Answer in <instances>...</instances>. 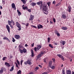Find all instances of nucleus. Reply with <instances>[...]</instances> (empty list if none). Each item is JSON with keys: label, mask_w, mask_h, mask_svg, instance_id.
<instances>
[{"label": "nucleus", "mask_w": 74, "mask_h": 74, "mask_svg": "<svg viewBox=\"0 0 74 74\" xmlns=\"http://www.w3.org/2000/svg\"><path fill=\"white\" fill-rule=\"evenodd\" d=\"M12 58V55L10 56V59H11Z\"/></svg>", "instance_id": "56"}, {"label": "nucleus", "mask_w": 74, "mask_h": 74, "mask_svg": "<svg viewBox=\"0 0 74 74\" xmlns=\"http://www.w3.org/2000/svg\"><path fill=\"white\" fill-rule=\"evenodd\" d=\"M14 37L16 38V39H17V40H18L20 38V36L19 35H15Z\"/></svg>", "instance_id": "10"}, {"label": "nucleus", "mask_w": 74, "mask_h": 74, "mask_svg": "<svg viewBox=\"0 0 74 74\" xmlns=\"http://www.w3.org/2000/svg\"><path fill=\"white\" fill-rule=\"evenodd\" d=\"M31 57H33L34 55V52H33V50L32 49L31 50Z\"/></svg>", "instance_id": "13"}, {"label": "nucleus", "mask_w": 74, "mask_h": 74, "mask_svg": "<svg viewBox=\"0 0 74 74\" xmlns=\"http://www.w3.org/2000/svg\"><path fill=\"white\" fill-rule=\"evenodd\" d=\"M3 40H6L7 41H8L9 42H10V40L8 39V38L6 36L5 37L3 38Z\"/></svg>", "instance_id": "11"}, {"label": "nucleus", "mask_w": 74, "mask_h": 74, "mask_svg": "<svg viewBox=\"0 0 74 74\" xmlns=\"http://www.w3.org/2000/svg\"><path fill=\"white\" fill-rule=\"evenodd\" d=\"M23 60H21L20 62L21 64V66H22V63H23Z\"/></svg>", "instance_id": "46"}, {"label": "nucleus", "mask_w": 74, "mask_h": 74, "mask_svg": "<svg viewBox=\"0 0 74 74\" xmlns=\"http://www.w3.org/2000/svg\"><path fill=\"white\" fill-rule=\"evenodd\" d=\"M62 74H65V71H64V69H62Z\"/></svg>", "instance_id": "35"}, {"label": "nucleus", "mask_w": 74, "mask_h": 74, "mask_svg": "<svg viewBox=\"0 0 74 74\" xmlns=\"http://www.w3.org/2000/svg\"><path fill=\"white\" fill-rule=\"evenodd\" d=\"M12 41L13 42H14L15 41V39L14 38H12Z\"/></svg>", "instance_id": "43"}, {"label": "nucleus", "mask_w": 74, "mask_h": 74, "mask_svg": "<svg viewBox=\"0 0 74 74\" xmlns=\"http://www.w3.org/2000/svg\"><path fill=\"white\" fill-rule=\"evenodd\" d=\"M38 29H41V28H42V25H39L38 26Z\"/></svg>", "instance_id": "16"}, {"label": "nucleus", "mask_w": 74, "mask_h": 74, "mask_svg": "<svg viewBox=\"0 0 74 74\" xmlns=\"http://www.w3.org/2000/svg\"><path fill=\"white\" fill-rule=\"evenodd\" d=\"M34 15H30V18H29V20L30 21H32L33 20V19H34Z\"/></svg>", "instance_id": "8"}, {"label": "nucleus", "mask_w": 74, "mask_h": 74, "mask_svg": "<svg viewBox=\"0 0 74 74\" xmlns=\"http://www.w3.org/2000/svg\"><path fill=\"white\" fill-rule=\"evenodd\" d=\"M16 62L18 65H20V62H19L18 60H16Z\"/></svg>", "instance_id": "37"}, {"label": "nucleus", "mask_w": 74, "mask_h": 74, "mask_svg": "<svg viewBox=\"0 0 74 74\" xmlns=\"http://www.w3.org/2000/svg\"><path fill=\"white\" fill-rule=\"evenodd\" d=\"M38 66H39V67H40L41 68H42V66L40 64H39Z\"/></svg>", "instance_id": "57"}, {"label": "nucleus", "mask_w": 74, "mask_h": 74, "mask_svg": "<svg viewBox=\"0 0 74 74\" xmlns=\"http://www.w3.org/2000/svg\"><path fill=\"white\" fill-rule=\"evenodd\" d=\"M34 43H33V44H31L32 47H34Z\"/></svg>", "instance_id": "55"}, {"label": "nucleus", "mask_w": 74, "mask_h": 74, "mask_svg": "<svg viewBox=\"0 0 74 74\" xmlns=\"http://www.w3.org/2000/svg\"><path fill=\"white\" fill-rule=\"evenodd\" d=\"M25 47H28V45L27 44H26L25 45Z\"/></svg>", "instance_id": "63"}, {"label": "nucleus", "mask_w": 74, "mask_h": 74, "mask_svg": "<svg viewBox=\"0 0 74 74\" xmlns=\"http://www.w3.org/2000/svg\"><path fill=\"white\" fill-rule=\"evenodd\" d=\"M29 74H33V72L30 73Z\"/></svg>", "instance_id": "64"}, {"label": "nucleus", "mask_w": 74, "mask_h": 74, "mask_svg": "<svg viewBox=\"0 0 74 74\" xmlns=\"http://www.w3.org/2000/svg\"><path fill=\"white\" fill-rule=\"evenodd\" d=\"M24 64H28V63H27V61H26V62H24Z\"/></svg>", "instance_id": "47"}, {"label": "nucleus", "mask_w": 74, "mask_h": 74, "mask_svg": "<svg viewBox=\"0 0 74 74\" xmlns=\"http://www.w3.org/2000/svg\"><path fill=\"white\" fill-rule=\"evenodd\" d=\"M39 69V67H38V66H36L34 68V70L35 71H37V70H38Z\"/></svg>", "instance_id": "28"}, {"label": "nucleus", "mask_w": 74, "mask_h": 74, "mask_svg": "<svg viewBox=\"0 0 74 74\" xmlns=\"http://www.w3.org/2000/svg\"><path fill=\"white\" fill-rule=\"evenodd\" d=\"M53 21L54 23H55L56 22V19H55V18H53Z\"/></svg>", "instance_id": "49"}, {"label": "nucleus", "mask_w": 74, "mask_h": 74, "mask_svg": "<svg viewBox=\"0 0 74 74\" xmlns=\"http://www.w3.org/2000/svg\"><path fill=\"white\" fill-rule=\"evenodd\" d=\"M16 26L18 28L17 30L19 31L21 30V25L18 22H16Z\"/></svg>", "instance_id": "3"}, {"label": "nucleus", "mask_w": 74, "mask_h": 74, "mask_svg": "<svg viewBox=\"0 0 74 74\" xmlns=\"http://www.w3.org/2000/svg\"><path fill=\"white\" fill-rule=\"evenodd\" d=\"M27 62L28 64H32V62L30 60H27Z\"/></svg>", "instance_id": "19"}, {"label": "nucleus", "mask_w": 74, "mask_h": 74, "mask_svg": "<svg viewBox=\"0 0 74 74\" xmlns=\"http://www.w3.org/2000/svg\"><path fill=\"white\" fill-rule=\"evenodd\" d=\"M10 27L11 29H13L14 28V27L12 26L11 25H10Z\"/></svg>", "instance_id": "48"}, {"label": "nucleus", "mask_w": 74, "mask_h": 74, "mask_svg": "<svg viewBox=\"0 0 74 74\" xmlns=\"http://www.w3.org/2000/svg\"><path fill=\"white\" fill-rule=\"evenodd\" d=\"M57 36H58V37H59V36H60V34H59V33H58L57 34Z\"/></svg>", "instance_id": "58"}, {"label": "nucleus", "mask_w": 74, "mask_h": 74, "mask_svg": "<svg viewBox=\"0 0 74 74\" xmlns=\"http://www.w3.org/2000/svg\"><path fill=\"white\" fill-rule=\"evenodd\" d=\"M8 22L9 25H11V23H11V21L9 20L8 21Z\"/></svg>", "instance_id": "26"}, {"label": "nucleus", "mask_w": 74, "mask_h": 74, "mask_svg": "<svg viewBox=\"0 0 74 74\" xmlns=\"http://www.w3.org/2000/svg\"><path fill=\"white\" fill-rule=\"evenodd\" d=\"M5 64L6 66H8V67H10V65L9 63H8L7 62H6L5 63Z\"/></svg>", "instance_id": "21"}, {"label": "nucleus", "mask_w": 74, "mask_h": 74, "mask_svg": "<svg viewBox=\"0 0 74 74\" xmlns=\"http://www.w3.org/2000/svg\"><path fill=\"white\" fill-rule=\"evenodd\" d=\"M43 12L44 13V14H48V10L47 11V7H46V6H43Z\"/></svg>", "instance_id": "1"}, {"label": "nucleus", "mask_w": 74, "mask_h": 74, "mask_svg": "<svg viewBox=\"0 0 74 74\" xmlns=\"http://www.w3.org/2000/svg\"><path fill=\"white\" fill-rule=\"evenodd\" d=\"M23 53H26L27 52V50L26 49H23Z\"/></svg>", "instance_id": "23"}, {"label": "nucleus", "mask_w": 74, "mask_h": 74, "mask_svg": "<svg viewBox=\"0 0 74 74\" xmlns=\"http://www.w3.org/2000/svg\"><path fill=\"white\" fill-rule=\"evenodd\" d=\"M49 47H50V48H53V47L52 46V45H51V44H49Z\"/></svg>", "instance_id": "32"}, {"label": "nucleus", "mask_w": 74, "mask_h": 74, "mask_svg": "<svg viewBox=\"0 0 74 74\" xmlns=\"http://www.w3.org/2000/svg\"><path fill=\"white\" fill-rule=\"evenodd\" d=\"M7 59V57H3V58L2 59V60H3L4 61V60H5V59Z\"/></svg>", "instance_id": "41"}, {"label": "nucleus", "mask_w": 74, "mask_h": 74, "mask_svg": "<svg viewBox=\"0 0 74 74\" xmlns=\"http://www.w3.org/2000/svg\"><path fill=\"white\" fill-rule=\"evenodd\" d=\"M18 50L19 51L20 53H23V50L21 49H18Z\"/></svg>", "instance_id": "36"}, {"label": "nucleus", "mask_w": 74, "mask_h": 74, "mask_svg": "<svg viewBox=\"0 0 74 74\" xmlns=\"http://www.w3.org/2000/svg\"><path fill=\"white\" fill-rule=\"evenodd\" d=\"M61 18H62V19H65L66 18V14H63L62 15Z\"/></svg>", "instance_id": "7"}, {"label": "nucleus", "mask_w": 74, "mask_h": 74, "mask_svg": "<svg viewBox=\"0 0 74 74\" xmlns=\"http://www.w3.org/2000/svg\"><path fill=\"white\" fill-rule=\"evenodd\" d=\"M27 11L29 12H31V9H28Z\"/></svg>", "instance_id": "52"}, {"label": "nucleus", "mask_w": 74, "mask_h": 74, "mask_svg": "<svg viewBox=\"0 0 74 74\" xmlns=\"http://www.w3.org/2000/svg\"><path fill=\"white\" fill-rule=\"evenodd\" d=\"M54 33H55V34H58L59 33H58V32L57 30H56L54 32Z\"/></svg>", "instance_id": "42"}, {"label": "nucleus", "mask_w": 74, "mask_h": 74, "mask_svg": "<svg viewBox=\"0 0 74 74\" xmlns=\"http://www.w3.org/2000/svg\"><path fill=\"white\" fill-rule=\"evenodd\" d=\"M31 26H32V27H34V28H37L35 26L32 25Z\"/></svg>", "instance_id": "51"}, {"label": "nucleus", "mask_w": 74, "mask_h": 74, "mask_svg": "<svg viewBox=\"0 0 74 74\" xmlns=\"http://www.w3.org/2000/svg\"><path fill=\"white\" fill-rule=\"evenodd\" d=\"M6 27L8 33H10V26H9V25L7 24L6 25Z\"/></svg>", "instance_id": "4"}, {"label": "nucleus", "mask_w": 74, "mask_h": 74, "mask_svg": "<svg viewBox=\"0 0 74 74\" xmlns=\"http://www.w3.org/2000/svg\"><path fill=\"white\" fill-rule=\"evenodd\" d=\"M47 73L46 72H44L42 73V74H47Z\"/></svg>", "instance_id": "60"}, {"label": "nucleus", "mask_w": 74, "mask_h": 74, "mask_svg": "<svg viewBox=\"0 0 74 74\" xmlns=\"http://www.w3.org/2000/svg\"><path fill=\"white\" fill-rule=\"evenodd\" d=\"M55 3H56V2H55V1H54L53 2V4H54V5L55 4Z\"/></svg>", "instance_id": "53"}, {"label": "nucleus", "mask_w": 74, "mask_h": 74, "mask_svg": "<svg viewBox=\"0 0 74 74\" xmlns=\"http://www.w3.org/2000/svg\"><path fill=\"white\" fill-rule=\"evenodd\" d=\"M52 60L54 63H55V59L54 58H52Z\"/></svg>", "instance_id": "44"}, {"label": "nucleus", "mask_w": 74, "mask_h": 74, "mask_svg": "<svg viewBox=\"0 0 74 74\" xmlns=\"http://www.w3.org/2000/svg\"><path fill=\"white\" fill-rule=\"evenodd\" d=\"M51 24H53V22H51V21H50V24H51Z\"/></svg>", "instance_id": "62"}, {"label": "nucleus", "mask_w": 74, "mask_h": 74, "mask_svg": "<svg viewBox=\"0 0 74 74\" xmlns=\"http://www.w3.org/2000/svg\"><path fill=\"white\" fill-rule=\"evenodd\" d=\"M41 48V45H37L36 47L34 48V50L35 52H37V51H38Z\"/></svg>", "instance_id": "2"}, {"label": "nucleus", "mask_w": 74, "mask_h": 74, "mask_svg": "<svg viewBox=\"0 0 74 74\" xmlns=\"http://www.w3.org/2000/svg\"><path fill=\"white\" fill-rule=\"evenodd\" d=\"M66 74H71V71L69 70H67L66 72Z\"/></svg>", "instance_id": "22"}, {"label": "nucleus", "mask_w": 74, "mask_h": 74, "mask_svg": "<svg viewBox=\"0 0 74 74\" xmlns=\"http://www.w3.org/2000/svg\"><path fill=\"white\" fill-rule=\"evenodd\" d=\"M60 5V3H58L56 5V7H58V6H59V5Z\"/></svg>", "instance_id": "45"}, {"label": "nucleus", "mask_w": 74, "mask_h": 74, "mask_svg": "<svg viewBox=\"0 0 74 74\" xmlns=\"http://www.w3.org/2000/svg\"><path fill=\"white\" fill-rule=\"evenodd\" d=\"M51 69H54L55 68V66H51L50 67Z\"/></svg>", "instance_id": "31"}, {"label": "nucleus", "mask_w": 74, "mask_h": 74, "mask_svg": "<svg viewBox=\"0 0 74 74\" xmlns=\"http://www.w3.org/2000/svg\"><path fill=\"white\" fill-rule=\"evenodd\" d=\"M18 47H19L18 49H22V48H25L24 47H23V46H22V45L21 44H20L18 45Z\"/></svg>", "instance_id": "14"}, {"label": "nucleus", "mask_w": 74, "mask_h": 74, "mask_svg": "<svg viewBox=\"0 0 74 74\" xmlns=\"http://www.w3.org/2000/svg\"><path fill=\"white\" fill-rule=\"evenodd\" d=\"M11 23H12L13 22H14V20H12V19H11Z\"/></svg>", "instance_id": "59"}, {"label": "nucleus", "mask_w": 74, "mask_h": 74, "mask_svg": "<svg viewBox=\"0 0 74 74\" xmlns=\"http://www.w3.org/2000/svg\"><path fill=\"white\" fill-rule=\"evenodd\" d=\"M47 5H48L49 7L50 6V5L51 4V2H49L47 3Z\"/></svg>", "instance_id": "40"}, {"label": "nucleus", "mask_w": 74, "mask_h": 74, "mask_svg": "<svg viewBox=\"0 0 74 74\" xmlns=\"http://www.w3.org/2000/svg\"><path fill=\"white\" fill-rule=\"evenodd\" d=\"M30 5H31L32 7H34L35 5H36V3L34 2L32 3H31Z\"/></svg>", "instance_id": "18"}, {"label": "nucleus", "mask_w": 74, "mask_h": 74, "mask_svg": "<svg viewBox=\"0 0 74 74\" xmlns=\"http://www.w3.org/2000/svg\"><path fill=\"white\" fill-rule=\"evenodd\" d=\"M61 42L63 45H64V44H65V43H66V42L64 41H61Z\"/></svg>", "instance_id": "29"}, {"label": "nucleus", "mask_w": 74, "mask_h": 74, "mask_svg": "<svg viewBox=\"0 0 74 74\" xmlns=\"http://www.w3.org/2000/svg\"><path fill=\"white\" fill-rule=\"evenodd\" d=\"M29 23H26V26H27V27H28V26H29Z\"/></svg>", "instance_id": "50"}, {"label": "nucleus", "mask_w": 74, "mask_h": 74, "mask_svg": "<svg viewBox=\"0 0 74 74\" xmlns=\"http://www.w3.org/2000/svg\"><path fill=\"white\" fill-rule=\"evenodd\" d=\"M2 1L3 5H4L5 3V0H2Z\"/></svg>", "instance_id": "34"}, {"label": "nucleus", "mask_w": 74, "mask_h": 74, "mask_svg": "<svg viewBox=\"0 0 74 74\" xmlns=\"http://www.w3.org/2000/svg\"><path fill=\"white\" fill-rule=\"evenodd\" d=\"M12 8H14V10H16V7H15V3H12Z\"/></svg>", "instance_id": "9"}, {"label": "nucleus", "mask_w": 74, "mask_h": 74, "mask_svg": "<svg viewBox=\"0 0 74 74\" xmlns=\"http://www.w3.org/2000/svg\"><path fill=\"white\" fill-rule=\"evenodd\" d=\"M41 57V54L40 53L38 55L37 57V58H38V59H39V58H40V57Z\"/></svg>", "instance_id": "27"}, {"label": "nucleus", "mask_w": 74, "mask_h": 74, "mask_svg": "<svg viewBox=\"0 0 74 74\" xmlns=\"http://www.w3.org/2000/svg\"><path fill=\"white\" fill-rule=\"evenodd\" d=\"M3 68L2 67L0 70V74H3Z\"/></svg>", "instance_id": "17"}, {"label": "nucleus", "mask_w": 74, "mask_h": 74, "mask_svg": "<svg viewBox=\"0 0 74 74\" xmlns=\"http://www.w3.org/2000/svg\"><path fill=\"white\" fill-rule=\"evenodd\" d=\"M37 5H40L41 6V7H42V1H40L39 2H38L37 3Z\"/></svg>", "instance_id": "12"}, {"label": "nucleus", "mask_w": 74, "mask_h": 74, "mask_svg": "<svg viewBox=\"0 0 74 74\" xmlns=\"http://www.w3.org/2000/svg\"><path fill=\"white\" fill-rule=\"evenodd\" d=\"M12 23L13 25H15V22H13Z\"/></svg>", "instance_id": "61"}, {"label": "nucleus", "mask_w": 74, "mask_h": 74, "mask_svg": "<svg viewBox=\"0 0 74 74\" xmlns=\"http://www.w3.org/2000/svg\"><path fill=\"white\" fill-rule=\"evenodd\" d=\"M44 53V52H43L42 51L41 52L40 54L41 55H43L42 54H43Z\"/></svg>", "instance_id": "54"}, {"label": "nucleus", "mask_w": 74, "mask_h": 74, "mask_svg": "<svg viewBox=\"0 0 74 74\" xmlns=\"http://www.w3.org/2000/svg\"><path fill=\"white\" fill-rule=\"evenodd\" d=\"M50 38L49 37L48 38L47 42H50Z\"/></svg>", "instance_id": "39"}, {"label": "nucleus", "mask_w": 74, "mask_h": 74, "mask_svg": "<svg viewBox=\"0 0 74 74\" xmlns=\"http://www.w3.org/2000/svg\"><path fill=\"white\" fill-rule=\"evenodd\" d=\"M21 1L23 2V3L25 4H26V1L25 0H22Z\"/></svg>", "instance_id": "38"}, {"label": "nucleus", "mask_w": 74, "mask_h": 74, "mask_svg": "<svg viewBox=\"0 0 74 74\" xmlns=\"http://www.w3.org/2000/svg\"><path fill=\"white\" fill-rule=\"evenodd\" d=\"M23 9L24 10H27L28 8L27 7V6H24L23 8Z\"/></svg>", "instance_id": "25"}, {"label": "nucleus", "mask_w": 74, "mask_h": 74, "mask_svg": "<svg viewBox=\"0 0 74 74\" xmlns=\"http://www.w3.org/2000/svg\"><path fill=\"white\" fill-rule=\"evenodd\" d=\"M21 70H19L17 72V74H21Z\"/></svg>", "instance_id": "30"}, {"label": "nucleus", "mask_w": 74, "mask_h": 74, "mask_svg": "<svg viewBox=\"0 0 74 74\" xmlns=\"http://www.w3.org/2000/svg\"><path fill=\"white\" fill-rule=\"evenodd\" d=\"M52 61H49V67H50L51 66V65H52Z\"/></svg>", "instance_id": "20"}, {"label": "nucleus", "mask_w": 74, "mask_h": 74, "mask_svg": "<svg viewBox=\"0 0 74 74\" xmlns=\"http://www.w3.org/2000/svg\"><path fill=\"white\" fill-rule=\"evenodd\" d=\"M61 28L62 30H66L67 29V27H61Z\"/></svg>", "instance_id": "15"}, {"label": "nucleus", "mask_w": 74, "mask_h": 74, "mask_svg": "<svg viewBox=\"0 0 74 74\" xmlns=\"http://www.w3.org/2000/svg\"><path fill=\"white\" fill-rule=\"evenodd\" d=\"M14 66H13L11 67V69H10L9 71H14Z\"/></svg>", "instance_id": "24"}, {"label": "nucleus", "mask_w": 74, "mask_h": 74, "mask_svg": "<svg viewBox=\"0 0 74 74\" xmlns=\"http://www.w3.org/2000/svg\"><path fill=\"white\" fill-rule=\"evenodd\" d=\"M68 9H67V11H68V12H69V13H70L71 11V6H68Z\"/></svg>", "instance_id": "6"}, {"label": "nucleus", "mask_w": 74, "mask_h": 74, "mask_svg": "<svg viewBox=\"0 0 74 74\" xmlns=\"http://www.w3.org/2000/svg\"><path fill=\"white\" fill-rule=\"evenodd\" d=\"M57 56L59 57L60 58H61L62 60L64 61V58H63V56H62V55L60 54H58Z\"/></svg>", "instance_id": "5"}, {"label": "nucleus", "mask_w": 74, "mask_h": 74, "mask_svg": "<svg viewBox=\"0 0 74 74\" xmlns=\"http://www.w3.org/2000/svg\"><path fill=\"white\" fill-rule=\"evenodd\" d=\"M17 12L18 14V15H20L21 14V13L19 11V10H17Z\"/></svg>", "instance_id": "33"}]
</instances>
